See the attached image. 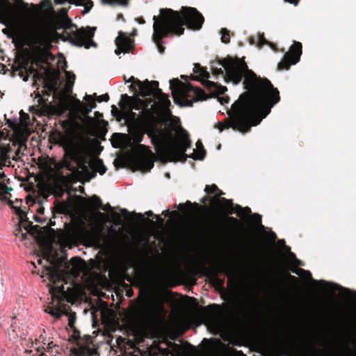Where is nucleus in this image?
<instances>
[{
  "instance_id": "obj_27",
  "label": "nucleus",
  "mask_w": 356,
  "mask_h": 356,
  "mask_svg": "<svg viewBox=\"0 0 356 356\" xmlns=\"http://www.w3.org/2000/svg\"><path fill=\"white\" fill-rule=\"evenodd\" d=\"M46 312L54 316L55 318H60L62 316V312L57 308H49L48 310H46Z\"/></svg>"
},
{
  "instance_id": "obj_14",
  "label": "nucleus",
  "mask_w": 356,
  "mask_h": 356,
  "mask_svg": "<svg viewBox=\"0 0 356 356\" xmlns=\"http://www.w3.org/2000/svg\"><path fill=\"white\" fill-rule=\"evenodd\" d=\"M128 82L134 84L131 85L130 88L134 89L136 92L137 89L135 88V87H138L139 95L143 97L149 95L152 86L154 87L159 86V82L157 81H149L148 80H145V81H141L133 76L129 78Z\"/></svg>"
},
{
  "instance_id": "obj_35",
  "label": "nucleus",
  "mask_w": 356,
  "mask_h": 356,
  "mask_svg": "<svg viewBox=\"0 0 356 356\" xmlns=\"http://www.w3.org/2000/svg\"><path fill=\"white\" fill-rule=\"evenodd\" d=\"M92 200L95 202V204H96L97 205L102 207V204H102V200L100 199V197L99 196H97V195H93L92 196Z\"/></svg>"
},
{
  "instance_id": "obj_21",
  "label": "nucleus",
  "mask_w": 356,
  "mask_h": 356,
  "mask_svg": "<svg viewBox=\"0 0 356 356\" xmlns=\"http://www.w3.org/2000/svg\"><path fill=\"white\" fill-rule=\"evenodd\" d=\"M270 45L272 48L274 47V44L268 41L265 37H264V33H259L257 35V45L259 47H261L262 46L264 45Z\"/></svg>"
},
{
  "instance_id": "obj_28",
  "label": "nucleus",
  "mask_w": 356,
  "mask_h": 356,
  "mask_svg": "<svg viewBox=\"0 0 356 356\" xmlns=\"http://www.w3.org/2000/svg\"><path fill=\"white\" fill-rule=\"evenodd\" d=\"M2 157H0V159H1ZM6 159H10L12 158L13 160L15 161H24L23 159H21L22 157H5ZM5 166V164L2 165L1 163H0V180H2V181H4V178L6 177V175L3 170V168Z\"/></svg>"
},
{
  "instance_id": "obj_46",
  "label": "nucleus",
  "mask_w": 356,
  "mask_h": 356,
  "mask_svg": "<svg viewBox=\"0 0 356 356\" xmlns=\"http://www.w3.org/2000/svg\"><path fill=\"white\" fill-rule=\"evenodd\" d=\"M249 42L251 44H257V41L255 40V39L253 37H250L249 38Z\"/></svg>"
},
{
  "instance_id": "obj_39",
  "label": "nucleus",
  "mask_w": 356,
  "mask_h": 356,
  "mask_svg": "<svg viewBox=\"0 0 356 356\" xmlns=\"http://www.w3.org/2000/svg\"><path fill=\"white\" fill-rule=\"evenodd\" d=\"M7 124L9 127L14 129L16 127V124L12 122L10 120H7Z\"/></svg>"
},
{
  "instance_id": "obj_62",
  "label": "nucleus",
  "mask_w": 356,
  "mask_h": 356,
  "mask_svg": "<svg viewBox=\"0 0 356 356\" xmlns=\"http://www.w3.org/2000/svg\"><path fill=\"white\" fill-rule=\"evenodd\" d=\"M124 79L125 82H128V80H127V78L125 77V76H124Z\"/></svg>"
},
{
  "instance_id": "obj_57",
  "label": "nucleus",
  "mask_w": 356,
  "mask_h": 356,
  "mask_svg": "<svg viewBox=\"0 0 356 356\" xmlns=\"http://www.w3.org/2000/svg\"><path fill=\"white\" fill-rule=\"evenodd\" d=\"M20 1L25 7L28 6L27 3H24L22 0H20Z\"/></svg>"
},
{
  "instance_id": "obj_31",
  "label": "nucleus",
  "mask_w": 356,
  "mask_h": 356,
  "mask_svg": "<svg viewBox=\"0 0 356 356\" xmlns=\"http://www.w3.org/2000/svg\"><path fill=\"white\" fill-rule=\"evenodd\" d=\"M76 102L78 104L81 105L82 106V111H83V113L84 115H88L89 114L91 111H92V109H91V107H89L88 106V104H83L80 100L79 99H76Z\"/></svg>"
},
{
  "instance_id": "obj_53",
  "label": "nucleus",
  "mask_w": 356,
  "mask_h": 356,
  "mask_svg": "<svg viewBox=\"0 0 356 356\" xmlns=\"http://www.w3.org/2000/svg\"><path fill=\"white\" fill-rule=\"evenodd\" d=\"M229 220L234 222H236V219L234 217H229Z\"/></svg>"
},
{
  "instance_id": "obj_7",
  "label": "nucleus",
  "mask_w": 356,
  "mask_h": 356,
  "mask_svg": "<svg viewBox=\"0 0 356 356\" xmlns=\"http://www.w3.org/2000/svg\"><path fill=\"white\" fill-rule=\"evenodd\" d=\"M57 29L64 30L63 35L65 36V38H63L64 41H68L76 47H84L86 49H89L92 46H97L92 40L96 27L88 26L86 29H78L76 25L67 17L59 22Z\"/></svg>"
},
{
  "instance_id": "obj_50",
  "label": "nucleus",
  "mask_w": 356,
  "mask_h": 356,
  "mask_svg": "<svg viewBox=\"0 0 356 356\" xmlns=\"http://www.w3.org/2000/svg\"><path fill=\"white\" fill-rule=\"evenodd\" d=\"M145 215H147V216H154V214L151 210L146 211Z\"/></svg>"
},
{
  "instance_id": "obj_25",
  "label": "nucleus",
  "mask_w": 356,
  "mask_h": 356,
  "mask_svg": "<svg viewBox=\"0 0 356 356\" xmlns=\"http://www.w3.org/2000/svg\"><path fill=\"white\" fill-rule=\"evenodd\" d=\"M10 152L11 147L9 143H0V156H8L7 154Z\"/></svg>"
},
{
  "instance_id": "obj_20",
  "label": "nucleus",
  "mask_w": 356,
  "mask_h": 356,
  "mask_svg": "<svg viewBox=\"0 0 356 356\" xmlns=\"http://www.w3.org/2000/svg\"><path fill=\"white\" fill-rule=\"evenodd\" d=\"M56 157H31V160L33 161L35 164L41 165L44 164L45 162H49L51 163H54L56 162Z\"/></svg>"
},
{
  "instance_id": "obj_1",
  "label": "nucleus",
  "mask_w": 356,
  "mask_h": 356,
  "mask_svg": "<svg viewBox=\"0 0 356 356\" xmlns=\"http://www.w3.org/2000/svg\"><path fill=\"white\" fill-rule=\"evenodd\" d=\"M224 68L213 67L215 76L222 75L225 82L238 84L243 79L246 90L232 105L229 117L215 126L220 131L232 127L241 133L250 131L252 126L258 125L280 101V92L267 78L257 75L248 66L244 58L227 57L220 61Z\"/></svg>"
},
{
  "instance_id": "obj_52",
  "label": "nucleus",
  "mask_w": 356,
  "mask_h": 356,
  "mask_svg": "<svg viewBox=\"0 0 356 356\" xmlns=\"http://www.w3.org/2000/svg\"><path fill=\"white\" fill-rule=\"evenodd\" d=\"M95 114V115H96L97 118H102V117H103L102 114V113H99V112H98V111H96Z\"/></svg>"
},
{
  "instance_id": "obj_54",
  "label": "nucleus",
  "mask_w": 356,
  "mask_h": 356,
  "mask_svg": "<svg viewBox=\"0 0 356 356\" xmlns=\"http://www.w3.org/2000/svg\"><path fill=\"white\" fill-rule=\"evenodd\" d=\"M106 208H102V209L103 210H106L107 208H108V209H111V206L109 204H108L106 206Z\"/></svg>"
},
{
  "instance_id": "obj_47",
  "label": "nucleus",
  "mask_w": 356,
  "mask_h": 356,
  "mask_svg": "<svg viewBox=\"0 0 356 356\" xmlns=\"http://www.w3.org/2000/svg\"><path fill=\"white\" fill-rule=\"evenodd\" d=\"M170 213V209H167L162 212V215H163L165 216H168Z\"/></svg>"
},
{
  "instance_id": "obj_6",
  "label": "nucleus",
  "mask_w": 356,
  "mask_h": 356,
  "mask_svg": "<svg viewBox=\"0 0 356 356\" xmlns=\"http://www.w3.org/2000/svg\"><path fill=\"white\" fill-rule=\"evenodd\" d=\"M119 106L122 108L127 110L128 112H130L131 115L133 118H136V113L132 112L133 110H142L143 113L146 115V119L145 120V127L147 129V133L149 136L151 138L152 143L154 144L155 147H156L157 138L156 133L154 130L157 129H163L162 128L158 127L156 118L154 115V113L151 109L147 108V102L145 100H143L138 97H129L127 94H123L121 95V100L119 102ZM163 129H166L164 128Z\"/></svg>"
},
{
  "instance_id": "obj_49",
  "label": "nucleus",
  "mask_w": 356,
  "mask_h": 356,
  "mask_svg": "<svg viewBox=\"0 0 356 356\" xmlns=\"http://www.w3.org/2000/svg\"><path fill=\"white\" fill-rule=\"evenodd\" d=\"M33 218L35 219V220H36L37 222H43L44 221V220H41L39 217H38L37 216H33Z\"/></svg>"
},
{
  "instance_id": "obj_23",
  "label": "nucleus",
  "mask_w": 356,
  "mask_h": 356,
  "mask_svg": "<svg viewBox=\"0 0 356 356\" xmlns=\"http://www.w3.org/2000/svg\"><path fill=\"white\" fill-rule=\"evenodd\" d=\"M15 235L18 237H21L22 238V241H25L27 239V237L28 236H30L31 237L33 236V234L29 232V230H26V232H23L22 230V228L21 227H19L17 230H16V233H15Z\"/></svg>"
},
{
  "instance_id": "obj_55",
  "label": "nucleus",
  "mask_w": 356,
  "mask_h": 356,
  "mask_svg": "<svg viewBox=\"0 0 356 356\" xmlns=\"http://www.w3.org/2000/svg\"><path fill=\"white\" fill-rule=\"evenodd\" d=\"M191 202H190L189 200H187L186 202V204H188V205H191Z\"/></svg>"
},
{
  "instance_id": "obj_9",
  "label": "nucleus",
  "mask_w": 356,
  "mask_h": 356,
  "mask_svg": "<svg viewBox=\"0 0 356 356\" xmlns=\"http://www.w3.org/2000/svg\"><path fill=\"white\" fill-rule=\"evenodd\" d=\"M153 20L152 40L156 44L159 52L163 54L165 48L163 45V39L170 35H181L183 31L181 29L180 32L175 31L160 15L159 16L154 15Z\"/></svg>"
},
{
  "instance_id": "obj_41",
  "label": "nucleus",
  "mask_w": 356,
  "mask_h": 356,
  "mask_svg": "<svg viewBox=\"0 0 356 356\" xmlns=\"http://www.w3.org/2000/svg\"><path fill=\"white\" fill-rule=\"evenodd\" d=\"M286 2L297 6L300 0H284Z\"/></svg>"
},
{
  "instance_id": "obj_60",
  "label": "nucleus",
  "mask_w": 356,
  "mask_h": 356,
  "mask_svg": "<svg viewBox=\"0 0 356 356\" xmlns=\"http://www.w3.org/2000/svg\"><path fill=\"white\" fill-rule=\"evenodd\" d=\"M72 79H73V81H74L75 79V75L74 74H72Z\"/></svg>"
},
{
  "instance_id": "obj_11",
  "label": "nucleus",
  "mask_w": 356,
  "mask_h": 356,
  "mask_svg": "<svg viewBox=\"0 0 356 356\" xmlns=\"http://www.w3.org/2000/svg\"><path fill=\"white\" fill-rule=\"evenodd\" d=\"M204 191L207 195L216 193V198H219V201L222 203H225L229 209H230V213H236L238 217L243 218L248 216L251 214V209L248 207H242L239 204H234L232 199H226L225 197H221L220 196L225 193L220 191L216 184L211 186L207 185Z\"/></svg>"
},
{
  "instance_id": "obj_26",
  "label": "nucleus",
  "mask_w": 356,
  "mask_h": 356,
  "mask_svg": "<svg viewBox=\"0 0 356 356\" xmlns=\"http://www.w3.org/2000/svg\"><path fill=\"white\" fill-rule=\"evenodd\" d=\"M102 2L105 4L113 5L115 3L119 4L120 6H126L129 3V0H102Z\"/></svg>"
},
{
  "instance_id": "obj_8",
  "label": "nucleus",
  "mask_w": 356,
  "mask_h": 356,
  "mask_svg": "<svg viewBox=\"0 0 356 356\" xmlns=\"http://www.w3.org/2000/svg\"><path fill=\"white\" fill-rule=\"evenodd\" d=\"M170 88L175 101L177 102L179 99L180 101L179 104L181 106L191 107L194 102L206 100L207 98L201 88L190 83H184L177 78L170 80Z\"/></svg>"
},
{
  "instance_id": "obj_2",
  "label": "nucleus",
  "mask_w": 356,
  "mask_h": 356,
  "mask_svg": "<svg viewBox=\"0 0 356 356\" xmlns=\"http://www.w3.org/2000/svg\"><path fill=\"white\" fill-rule=\"evenodd\" d=\"M156 133L157 146L156 149L159 152L157 154L152 153L147 147L140 145V148H143L145 152L140 154H122L116 152L115 156H206L207 151L204 149L201 140H198L196 143V149L191 154H186L188 148L191 146L188 133L181 129V131L173 136L171 131L168 129H154Z\"/></svg>"
},
{
  "instance_id": "obj_34",
  "label": "nucleus",
  "mask_w": 356,
  "mask_h": 356,
  "mask_svg": "<svg viewBox=\"0 0 356 356\" xmlns=\"http://www.w3.org/2000/svg\"><path fill=\"white\" fill-rule=\"evenodd\" d=\"M7 189V187L0 184V200L6 201L7 200V197L5 194H3V191H5Z\"/></svg>"
},
{
  "instance_id": "obj_36",
  "label": "nucleus",
  "mask_w": 356,
  "mask_h": 356,
  "mask_svg": "<svg viewBox=\"0 0 356 356\" xmlns=\"http://www.w3.org/2000/svg\"><path fill=\"white\" fill-rule=\"evenodd\" d=\"M284 248L286 251H289V256L290 259L293 260V261L294 262L296 259H297L296 254L293 252H291V248L289 246L285 245Z\"/></svg>"
},
{
  "instance_id": "obj_5",
  "label": "nucleus",
  "mask_w": 356,
  "mask_h": 356,
  "mask_svg": "<svg viewBox=\"0 0 356 356\" xmlns=\"http://www.w3.org/2000/svg\"><path fill=\"white\" fill-rule=\"evenodd\" d=\"M188 157H115L113 165L116 170L128 168L132 171L147 172L154 167V162L165 164L168 162L185 163ZM193 160L203 161L205 157H191Z\"/></svg>"
},
{
  "instance_id": "obj_48",
  "label": "nucleus",
  "mask_w": 356,
  "mask_h": 356,
  "mask_svg": "<svg viewBox=\"0 0 356 356\" xmlns=\"http://www.w3.org/2000/svg\"><path fill=\"white\" fill-rule=\"evenodd\" d=\"M137 21H138V22L139 24H145V19H144L143 17H139V18H138V19H137Z\"/></svg>"
},
{
  "instance_id": "obj_58",
  "label": "nucleus",
  "mask_w": 356,
  "mask_h": 356,
  "mask_svg": "<svg viewBox=\"0 0 356 356\" xmlns=\"http://www.w3.org/2000/svg\"><path fill=\"white\" fill-rule=\"evenodd\" d=\"M280 241L281 243L285 244V241L284 239H282Z\"/></svg>"
},
{
  "instance_id": "obj_43",
  "label": "nucleus",
  "mask_w": 356,
  "mask_h": 356,
  "mask_svg": "<svg viewBox=\"0 0 356 356\" xmlns=\"http://www.w3.org/2000/svg\"><path fill=\"white\" fill-rule=\"evenodd\" d=\"M228 97H220L219 98V101L221 104H224L225 103H228Z\"/></svg>"
},
{
  "instance_id": "obj_63",
  "label": "nucleus",
  "mask_w": 356,
  "mask_h": 356,
  "mask_svg": "<svg viewBox=\"0 0 356 356\" xmlns=\"http://www.w3.org/2000/svg\"><path fill=\"white\" fill-rule=\"evenodd\" d=\"M293 273L298 274V273L296 270H293Z\"/></svg>"
},
{
  "instance_id": "obj_64",
  "label": "nucleus",
  "mask_w": 356,
  "mask_h": 356,
  "mask_svg": "<svg viewBox=\"0 0 356 356\" xmlns=\"http://www.w3.org/2000/svg\"><path fill=\"white\" fill-rule=\"evenodd\" d=\"M185 77H186V76H184V75H181V78H182V79H184V78H185Z\"/></svg>"
},
{
  "instance_id": "obj_13",
  "label": "nucleus",
  "mask_w": 356,
  "mask_h": 356,
  "mask_svg": "<svg viewBox=\"0 0 356 356\" xmlns=\"http://www.w3.org/2000/svg\"><path fill=\"white\" fill-rule=\"evenodd\" d=\"M302 46L301 42L294 41L289 50L286 52L282 60L277 65L279 70H288L291 65L299 62L302 55Z\"/></svg>"
},
{
  "instance_id": "obj_42",
  "label": "nucleus",
  "mask_w": 356,
  "mask_h": 356,
  "mask_svg": "<svg viewBox=\"0 0 356 356\" xmlns=\"http://www.w3.org/2000/svg\"><path fill=\"white\" fill-rule=\"evenodd\" d=\"M294 264L298 266H304V263L298 259H296Z\"/></svg>"
},
{
  "instance_id": "obj_15",
  "label": "nucleus",
  "mask_w": 356,
  "mask_h": 356,
  "mask_svg": "<svg viewBox=\"0 0 356 356\" xmlns=\"http://www.w3.org/2000/svg\"><path fill=\"white\" fill-rule=\"evenodd\" d=\"M153 96L156 99L158 100L159 106L166 113H171L169 107L171 104L169 99V97L167 94L162 92L161 89L157 87L152 86L149 95L147 97Z\"/></svg>"
},
{
  "instance_id": "obj_33",
  "label": "nucleus",
  "mask_w": 356,
  "mask_h": 356,
  "mask_svg": "<svg viewBox=\"0 0 356 356\" xmlns=\"http://www.w3.org/2000/svg\"><path fill=\"white\" fill-rule=\"evenodd\" d=\"M253 217L254 218V222L256 225L259 227L264 228V227L261 225V216L259 215V213H255L253 214Z\"/></svg>"
},
{
  "instance_id": "obj_12",
  "label": "nucleus",
  "mask_w": 356,
  "mask_h": 356,
  "mask_svg": "<svg viewBox=\"0 0 356 356\" xmlns=\"http://www.w3.org/2000/svg\"><path fill=\"white\" fill-rule=\"evenodd\" d=\"M92 147L88 140L84 138L69 139L65 145L63 156H98L91 152Z\"/></svg>"
},
{
  "instance_id": "obj_10",
  "label": "nucleus",
  "mask_w": 356,
  "mask_h": 356,
  "mask_svg": "<svg viewBox=\"0 0 356 356\" xmlns=\"http://www.w3.org/2000/svg\"><path fill=\"white\" fill-rule=\"evenodd\" d=\"M193 72L197 75L192 76L193 80L200 81L202 85L212 94L216 95H223L227 91V88L217 83L209 80L210 74L207 69L202 67L200 64L194 65Z\"/></svg>"
},
{
  "instance_id": "obj_16",
  "label": "nucleus",
  "mask_w": 356,
  "mask_h": 356,
  "mask_svg": "<svg viewBox=\"0 0 356 356\" xmlns=\"http://www.w3.org/2000/svg\"><path fill=\"white\" fill-rule=\"evenodd\" d=\"M115 42L117 46L115 53L117 55L122 52L129 53L134 48V41L122 31L119 32V35L115 38Z\"/></svg>"
},
{
  "instance_id": "obj_3",
  "label": "nucleus",
  "mask_w": 356,
  "mask_h": 356,
  "mask_svg": "<svg viewBox=\"0 0 356 356\" xmlns=\"http://www.w3.org/2000/svg\"><path fill=\"white\" fill-rule=\"evenodd\" d=\"M160 15L175 30L184 34L186 26L188 29L197 31L200 30L204 24L203 15L193 7H182L181 12L173 10L170 8H161Z\"/></svg>"
},
{
  "instance_id": "obj_59",
  "label": "nucleus",
  "mask_w": 356,
  "mask_h": 356,
  "mask_svg": "<svg viewBox=\"0 0 356 356\" xmlns=\"http://www.w3.org/2000/svg\"><path fill=\"white\" fill-rule=\"evenodd\" d=\"M122 212H125V213H127V210L126 209H122Z\"/></svg>"
},
{
  "instance_id": "obj_40",
  "label": "nucleus",
  "mask_w": 356,
  "mask_h": 356,
  "mask_svg": "<svg viewBox=\"0 0 356 356\" xmlns=\"http://www.w3.org/2000/svg\"><path fill=\"white\" fill-rule=\"evenodd\" d=\"M154 218L159 222L160 224L164 223V219L160 215H154Z\"/></svg>"
},
{
  "instance_id": "obj_51",
  "label": "nucleus",
  "mask_w": 356,
  "mask_h": 356,
  "mask_svg": "<svg viewBox=\"0 0 356 356\" xmlns=\"http://www.w3.org/2000/svg\"><path fill=\"white\" fill-rule=\"evenodd\" d=\"M270 237L272 239L275 240L277 238L276 234L273 232H271L270 233Z\"/></svg>"
},
{
  "instance_id": "obj_19",
  "label": "nucleus",
  "mask_w": 356,
  "mask_h": 356,
  "mask_svg": "<svg viewBox=\"0 0 356 356\" xmlns=\"http://www.w3.org/2000/svg\"><path fill=\"white\" fill-rule=\"evenodd\" d=\"M13 5L9 0H0V16L6 15L12 10Z\"/></svg>"
},
{
  "instance_id": "obj_30",
  "label": "nucleus",
  "mask_w": 356,
  "mask_h": 356,
  "mask_svg": "<svg viewBox=\"0 0 356 356\" xmlns=\"http://www.w3.org/2000/svg\"><path fill=\"white\" fill-rule=\"evenodd\" d=\"M92 96L96 98V101L99 103L102 102H108L109 100V95L107 93L99 96H97L96 93H94Z\"/></svg>"
},
{
  "instance_id": "obj_61",
  "label": "nucleus",
  "mask_w": 356,
  "mask_h": 356,
  "mask_svg": "<svg viewBox=\"0 0 356 356\" xmlns=\"http://www.w3.org/2000/svg\"><path fill=\"white\" fill-rule=\"evenodd\" d=\"M166 177L168 179L170 178V175L168 173L166 174Z\"/></svg>"
},
{
  "instance_id": "obj_44",
  "label": "nucleus",
  "mask_w": 356,
  "mask_h": 356,
  "mask_svg": "<svg viewBox=\"0 0 356 356\" xmlns=\"http://www.w3.org/2000/svg\"><path fill=\"white\" fill-rule=\"evenodd\" d=\"M184 205H185V204H183V203H180L179 205L175 204L174 207L179 209H183L184 207Z\"/></svg>"
},
{
  "instance_id": "obj_38",
  "label": "nucleus",
  "mask_w": 356,
  "mask_h": 356,
  "mask_svg": "<svg viewBox=\"0 0 356 356\" xmlns=\"http://www.w3.org/2000/svg\"><path fill=\"white\" fill-rule=\"evenodd\" d=\"M112 110L111 113L113 116H117V115L120 113L119 110L117 108V107L115 105H113L111 106Z\"/></svg>"
},
{
  "instance_id": "obj_18",
  "label": "nucleus",
  "mask_w": 356,
  "mask_h": 356,
  "mask_svg": "<svg viewBox=\"0 0 356 356\" xmlns=\"http://www.w3.org/2000/svg\"><path fill=\"white\" fill-rule=\"evenodd\" d=\"M127 135L124 134H113L111 140L113 146L116 148L123 147L127 143Z\"/></svg>"
},
{
  "instance_id": "obj_29",
  "label": "nucleus",
  "mask_w": 356,
  "mask_h": 356,
  "mask_svg": "<svg viewBox=\"0 0 356 356\" xmlns=\"http://www.w3.org/2000/svg\"><path fill=\"white\" fill-rule=\"evenodd\" d=\"M84 99L87 102L88 106L91 107L92 110L97 106L92 95H86Z\"/></svg>"
},
{
  "instance_id": "obj_45",
  "label": "nucleus",
  "mask_w": 356,
  "mask_h": 356,
  "mask_svg": "<svg viewBox=\"0 0 356 356\" xmlns=\"http://www.w3.org/2000/svg\"><path fill=\"white\" fill-rule=\"evenodd\" d=\"M207 200H208V197H207V195L203 196V197L200 200V202H201V203H203V204H205V203H206V202H207Z\"/></svg>"
},
{
  "instance_id": "obj_17",
  "label": "nucleus",
  "mask_w": 356,
  "mask_h": 356,
  "mask_svg": "<svg viewBox=\"0 0 356 356\" xmlns=\"http://www.w3.org/2000/svg\"><path fill=\"white\" fill-rule=\"evenodd\" d=\"M300 270L303 272L307 275V277L312 282H314V283L320 282V283H323V284H324L325 285L332 286V289H334V290H339V292H341V293H343L346 296H349L351 294H356V291L350 290V289L344 287V286H341V285H339L338 284H336V283H334V282H327V281H325L323 280H321L319 281L316 280L312 278V274H311L310 271H309V270H304V269H302V268H300Z\"/></svg>"
},
{
  "instance_id": "obj_56",
  "label": "nucleus",
  "mask_w": 356,
  "mask_h": 356,
  "mask_svg": "<svg viewBox=\"0 0 356 356\" xmlns=\"http://www.w3.org/2000/svg\"><path fill=\"white\" fill-rule=\"evenodd\" d=\"M38 102H39L40 104H41V102H43V98L42 97H40Z\"/></svg>"
},
{
  "instance_id": "obj_37",
  "label": "nucleus",
  "mask_w": 356,
  "mask_h": 356,
  "mask_svg": "<svg viewBox=\"0 0 356 356\" xmlns=\"http://www.w3.org/2000/svg\"><path fill=\"white\" fill-rule=\"evenodd\" d=\"M45 87L47 88L51 91H54L56 90V82L53 83L47 82L45 83Z\"/></svg>"
},
{
  "instance_id": "obj_32",
  "label": "nucleus",
  "mask_w": 356,
  "mask_h": 356,
  "mask_svg": "<svg viewBox=\"0 0 356 356\" xmlns=\"http://www.w3.org/2000/svg\"><path fill=\"white\" fill-rule=\"evenodd\" d=\"M26 149V146L24 142H23V141L19 142V143H18V148H17V149L15 152V156H19V154H20L21 151L22 149Z\"/></svg>"
},
{
  "instance_id": "obj_22",
  "label": "nucleus",
  "mask_w": 356,
  "mask_h": 356,
  "mask_svg": "<svg viewBox=\"0 0 356 356\" xmlns=\"http://www.w3.org/2000/svg\"><path fill=\"white\" fill-rule=\"evenodd\" d=\"M44 34L40 30H35L32 34V40L35 44H40L43 40Z\"/></svg>"
},
{
  "instance_id": "obj_24",
  "label": "nucleus",
  "mask_w": 356,
  "mask_h": 356,
  "mask_svg": "<svg viewBox=\"0 0 356 356\" xmlns=\"http://www.w3.org/2000/svg\"><path fill=\"white\" fill-rule=\"evenodd\" d=\"M221 41L223 43L227 44L230 42L229 31L226 28H222L220 31Z\"/></svg>"
},
{
  "instance_id": "obj_4",
  "label": "nucleus",
  "mask_w": 356,
  "mask_h": 356,
  "mask_svg": "<svg viewBox=\"0 0 356 356\" xmlns=\"http://www.w3.org/2000/svg\"><path fill=\"white\" fill-rule=\"evenodd\" d=\"M63 165L77 178L90 181L97 172L103 175L107 168L100 157H62Z\"/></svg>"
}]
</instances>
